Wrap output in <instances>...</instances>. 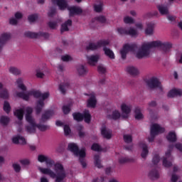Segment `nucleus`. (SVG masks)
Returning a JSON list of instances; mask_svg holds the SVG:
<instances>
[{
  "label": "nucleus",
  "instance_id": "obj_56",
  "mask_svg": "<svg viewBox=\"0 0 182 182\" xmlns=\"http://www.w3.org/2000/svg\"><path fill=\"white\" fill-rule=\"evenodd\" d=\"M127 35H130V36H136V35H137V31L131 28L127 31Z\"/></svg>",
  "mask_w": 182,
  "mask_h": 182
},
{
  "label": "nucleus",
  "instance_id": "obj_9",
  "mask_svg": "<svg viewBox=\"0 0 182 182\" xmlns=\"http://www.w3.org/2000/svg\"><path fill=\"white\" fill-rule=\"evenodd\" d=\"M146 83L150 89H156V87H159L161 90H163V88L161 87V82H160L159 78L156 77H151L147 80Z\"/></svg>",
  "mask_w": 182,
  "mask_h": 182
},
{
  "label": "nucleus",
  "instance_id": "obj_18",
  "mask_svg": "<svg viewBox=\"0 0 182 182\" xmlns=\"http://www.w3.org/2000/svg\"><path fill=\"white\" fill-rule=\"evenodd\" d=\"M126 71L131 75V76H137V75H139V69L133 65L127 67Z\"/></svg>",
  "mask_w": 182,
  "mask_h": 182
},
{
  "label": "nucleus",
  "instance_id": "obj_52",
  "mask_svg": "<svg viewBox=\"0 0 182 182\" xmlns=\"http://www.w3.org/2000/svg\"><path fill=\"white\" fill-rule=\"evenodd\" d=\"M117 32L119 35H127V29L126 28L119 27L117 28Z\"/></svg>",
  "mask_w": 182,
  "mask_h": 182
},
{
  "label": "nucleus",
  "instance_id": "obj_59",
  "mask_svg": "<svg viewBox=\"0 0 182 182\" xmlns=\"http://www.w3.org/2000/svg\"><path fill=\"white\" fill-rule=\"evenodd\" d=\"M124 23H134V20L132 17L126 16L124 18Z\"/></svg>",
  "mask_w": 182,
  "mask_h": 182
},
{
  "label": "nucleus",
  "instance_id": "obj_16",
  "mask_svg": "<svg viewBox=\"0 0 182 182\" xmlns=\"http://www.w3.org/2000/svg\"><path fill=\"white\" fill-rule=\"evenodd\" d=\"M101 134L104 139H107V140H110V139H112V131L110 129H106V127H102Z\"/></svg>",
  "mask_w": 182,
  "mask_h": 182
},
{
  "label": "nucleus",
  "instance_id": "obj_50",
  "mask_svg": "<svg viewBox=\"0 0 182 182\" xmlns=\"http://www.w3.org/2000/svg\"><path fill=\"white\" fill-rule=\"evenodd\" d=\"M26 120L29 123V124H36L35 122V119H33V117H32V115H26Z\"/></svg>",
  "mask_w": 182,
  "mask_h": 182
},
{
  "label": "nucleus",
  "instance_id": "obj_44",
  "mask_svg": "<svg viewBox=\"0 0 182 182\" xmlns=\"http://www.w3.org/2000/svg\"><path fill=\"white\" fill-rule=\"evenodd\" d=\"M124 141L129 144V143H132L133 141V137L130 134H124L123 136Z\"/></svg>",
  "mask_w": 182,
  "mask_h": 182
},
{
  "label": "nucleus",
  "instance_id": "obj_24",
  "mask_svg": "<svg viewBox=\"0 0 182 182\" xmlns=\"http://www.w3.org/2000/svg\"><path fill=\"white\" fill-rule=\"evenodd\" d=\"M154 23L150 22L146 24V28L145 29L146 35H153L154 31Z\"/></svg>",
  "mask_w": 182,
  "mask_h": 182
},
{
  "label": "nucleus",
  "instance_id": "obj_36",
  "mask_svg": "<svg viewBox=\"0 0 182 182\" xmlns=\"http://www.w3.org/2000/svg\"><path fill=\"white\" fill-rule=\"evenodd\" d=\"M73 117L76 122H83V114L80 112H74Z\"/></svg>",
  "mask_w": 182,
  "mask_h": 182
},
{
  "label": "nucleus",
  "instance_id": "obj_4",
  "mask_svg": "<svg viewBox=\"0 0 182 182\" xmlns=\"http://www.w3.org/2000/svg\"><path fill=\"white\" fill-rule=\"evenodd\" d=\"M17 97H20L21 99H23V100H29V96H33V97H36V99H39L40 97H42V92L38 90H31L28 92V94H25V92H17L16 93Z\"/></svg>",
  "mask_w": 182,
  "mask_h": 182
},
{
  "label": "nucleus",
  "instance_id": "obj_6",
  "mask_svg": "<svg viewBox=\"0 0 182 182\" xmlns=\"http://www.w3.org/2000/svg\"><path fill=\"white\" fill-rule=\"evenodd\" d=\"M110 44V41L109 40H101L95 43H90V44L86 47L87 50H96V49H99V48H102V46H107Z\"/></svg>",
  "mask_w": 182,
  "mask_h": 182
},
{
  "label": "nucleus",
  "instance_id": "obj_45",
  "mask_svg": "<svg viewBox=\"0 0 182 182\" xmlns=\"http://www.w3.org/2000/svg\"><path fill=\"white\" fill-rule=\"evenodd\" d=\"M36 127H38V130H40L41 132H46V130H48V129H49V126L48 125H45V124H36Z\"/></svg>",
  "mask_w": 182,
  "mask_h": 182
},
{
  "label": "nucleus",
  "instance_id": "obj_37",
  "mask_svg": "<svg viewBox=\"0 0 182 182\" xmlns=\"http://www.w3.org/2000/svg\"><path fill=\"white\" fill-rule=\"evenodd\" d=\"M69 82L59 85V90L63 95H66V88L69 87Z\"/></svg>",
  "mask_w": 182,
  "mask_h": 182
},
{
  "label": "nucleus",
  "instance_id": "obj_51",
  "mask_svg": "<svg viewBox=\"0 0 182 182\" xmlns=\"http://www.w3.org/2000/svg\"><path fill=\"white\" fill-rule=\"evenodd\" d=\"M63 112L64 114H69L70 113V105L63 106Z\"/></svg>",
  "mask_w": 182,
  "mask_h": 182
},
{
  "label": "nucleus",
  "instance_id": "obj_40",
  "mask_svg": "<svg viewBox=\"0 0 182 182\" xmlns=\"http://www.w3.org/2000/svg\"><path fill=\"white\" fill-rule=\"evenodd\" d=\"M77 72L80 76L87 73V68L84 65H80L77 68Z\"/></svg>",
  "mask_w": 182,
  "mask_h": 182
},
{
  "label": "nucleus",
  "instance_id": "obj_57",
  "mask_svg": "<svg viewBox=\"0 0 182 182\" xmlns=\"http://www.w3.org/2000/svg\"><path fill=\"white\" fill-rule=\"evenodd\" d=\"M160 161V156L159 154H155L153 157L152 162L154 164L157 165Z\"/></svg>",
  "mask_w": 182,
  "mask_h": 182
},
{
  "label": "nucleus",
  "instance_id": "obj_20",
  "mask_svg": "<svg viewBox=\"0 0 182 182\" xmlns=\"http://www.w3.org/2000/svg\"><path fill=\"white\" fill-rule=\"evenodd\" d=\"M139 146L142 149V152L141 154L142 159H146V157H147V154H149V149L147 148V144L144 142H140Z\"/></svg>",
  "mask_w": 182,
  "mask_h": 182
},
{
  "label": "nucleus",
  "instance_id": "obj_33",
  "mask_svg": "<svg viewBox=\"0 0 182 182\" xmlns=\"http://www.w3.org/2000/svg\"><path fill=\"white\" fill-rule=\"evenodd\" d=\"M0 98L6 100V99H9V92L6 88H3L0 90Z\"/></svg>",
  "mask_w": 182,
  "mask_h": 182
},
{
  "label": "nucleus",
  "instance_id": "obj_22",
  "mask_svg": "<svg viewBox=\"0 0 182 182\" xmlns=\"http://www.w3.org/2000/svg\"><path fill=\"white\" fill-rule=\"evenodd\" d=\"M87 60L89 65H90L91 66H95L96 63H97V62L99 61V55H90L87 57Z\"/></svg>",
  "mask_w": 182,
  "mask_h": 182
},
{
  "label": "nucleus",
  "instance_id": "obj_5",
  "mask_svg": "<svg viewBox=\"0 0 182 182\" xmlns=\"http://www.w3.org/2000/svg\"><path fill=\"white\" fill-rule=\"evenodd\" d=\"M136 49H137V45L136 44H124L122 47V49H121L119 51L122 59L124 60L126 58H127V54L129 52H135Z\"/></svg>",
  "mask_w": 182,
  "mask_h": 182
},
{
  "label": "nucleus",
  "instance_id": "obj_28",
  "mask_svg": "<svg viewBox=\"0 0 182 182\" xmlns=\"http://www.w3.org/2000/svg\"><path fill=\"white\" fill-rule=\"evenodd\" d=\"M82 117L85 123L89 124L92 121V115L90 114L89 110L84 111V113L82 114Z\"/></svg>",
  "mask_w": 182,
  "mask_h": 182
},
{
  "label": "nucleus",
  "instance_id": "obj_3",
  "mask_svg": "<svg viewBox=\"0 0 182 182\" xmlns=\"http://www.w3.org/2000/svg\"><path fill=\"white\" fill-rule=\"evenodd\" d=\"M68 149L71 153H73L75 157H79V161L82 166V168H85L87 164H86V159H85L86 157V151H85V149L80 150L79 146L75 143L68 144Z\"/></svg>",
  "mask_w": 182,
  "mask_h": 182
},
{
  "label": "nucleus",
  "instance_id": "obj_47",
  "mask_svg": "<svg viewBox=\"0 0 182 182\" xmlns=\"http://www.w3.org/2000/svg\"><path fill=\"white\" fill-rule=\"evenodd\" d=\"M95 20L100 22V23H106V17L104 16H97L95 18Z\"/></svg>",
  "mask_w": 182,
  "mask_h": 182
},
{
  "label": "nucleus",
  "instance_id": "obj_58",
  "mask_svg": "<svg viewBox=\"0 0 182 182\" xmlns=\"http://www.w3.org/2000/svg\"><path fill=\"white\" fill-rule=\"evenodd\" d=\"M29 22H35L38 19V14H31L28 17Z\"/></svg>",
  "mask_w": 182,
  "mask_h": 182
},
{
  "label": "nucleus",
  "instance_id": "obj_49",
  "mask_svg": "<svg viewBox=\"0 0 182 182\" xmlns=\"http://www.w3.org/2000/svg\"><path fill=\"white\" fill-rule=\"evenodd\" d=\"M112 119H113V120H118V119H120V112L117 110L114 111L112 114Z\"/></svg>",
  "mask_w": 182,
  "mask_h": 182
},
{
  "label": "nucleus",
  "instance_id": "obj_61",
  "mask_svg": "<svg viewBox=\"0 0 182 182\" xmlns=\"http://www.w3.org/2000/svg\"><path fill=\"white\" fill-rule=\"evenodd\" d=\"M48 25L49 28H50V29H55L56 26H58V23H56L55 21H49L48 23Z\"/></svg>",
  "mask_w": 182,
  "mask_h": 182
},
{
  "label": "nucleus",
  "instance_id": "obj_19",
  "mask_svg": "<svg viewBox=\"0 0 182 182\" xmlns=\"http://www.w3.org/2000/svg\"><path fill=\"white\" fill-rule=\"evenodd\" d=\"M14 144H26V139L23 136H17L12 139Z\"/></svg>",
  "mask_w": 182,
  "mask_h": 182
},
{
  "label": "nucleus",
  "instance_id": "obj_34",
  "mask_svg": "<svg viewBox=\"0 0 182 182\" xmlns=\"http://www.w3.org/2000/svg\"><path fill=\"white\" fill-rule=\"evenodd\" d=\"M135 113V119L136 120H141L143 119V114H141V109H140V107H136L134 109Z\"/></svg>",
  "mask_w": 182,
  "mask_h": 182
},
{
  "label": "nucleus",
  "instance_id": "obj_29",
  "mask_svg": "<svg viewBox=\"0 0 182 182\" xmlns=\"http://www.w3.org/2000/svg\"><path fill=\"white\" fill-rule=\"evenodd\" d=\"M94 164L97 168H102L103 167L102 165V160H100V155L97 154L94 156Z\"/></svg>",
  "mask_w": 182,
  "mask_h": 182
},
{
  "label": "nucleus",
  "instance_id": "obj_62",
  "mask_svg": "<svg viewBox=\"0 0 182 182\" xmlns=\"http://www.w3.org/2000/svg\"><path fill=\"white\" fill-rule=\"evenodd\" d=\"M61 59L63 62H69V60H72V57H70V55H63L61 57Z\"/></svg>",
  "mask_w": 182,
  "mask_h": 182
},
{
  "label": "nucleus",
  "instance_id": "obj_63",
  "mask_svg": "<svg viewBox=\"0 0 182 182\" xmlns=\"http://www.w3.org/2000/svg\"><path fill=\"white\" fill-rule=\"evenodd\" d=\"M13 168L16 173H19V171H21V166L18 164H14Z\"/></svg>",
  "mask_w": 182,
  "mask_h": 182
},
{
  "label": "nucleus",
  "instance_id": "obj_2",
  "mask_svg": "<svg viewBox=\"0 0 182 182\" xmlns=\"http://www.w3.org/2000/svg\"><path fill=\"white\" fill-rule=\"evenodd\" d=\"M153 48H159L162 52L167 53L173 48V44L170 42H161L160 41H151L141 46V48L136 52V57L137 59L147 58L150 55V49Z\"/></svg>",
  "mask_w": 182,
  "mask_h": 182
},
{
  "label": "nucleus",
  "instance_id": "obj_48",
  "mask_svg": "<svg viewBox=\"0 0 182 182\" xmlns=\"http://www.w3.org/2000/svg\"><path fill=\"white\" fill-rule=\"evenodd\" d=\"M91 150H93V151H102V147L98 144H93L91 146Z\"/></svg>",
  "mask_w": 182,
  "mask_h": 182
},
{
  "label": "nucleus",
  "instance_id": "obj_12",
  "mask_svg": "<svg viewBox=\"0 0 182 182\" xmlns=\"http://www.w3.org/2000/svg\"><path fill=\"white\" fill-rule=\"evenodd\" d=\"M166 157H164L163 159V166L164 167H171V166H173V164L171 163V161H168L167 160V159H171V151L169 149H168L165 154Z\"/></svg>",
  "mask_w": 182,
  "mask_h": 182
},
{
  "label": "nucleus",
  "instance_id": "obj_32",
  "mask_svg": "<svg viewBox=\"0 0 182 182\" xmlns=\"http://www.w3.org/2000/svg\"><path fill=\"white\" fill-rule=\"evenodd\" d=\"M24 113H25V111L23 110V109L21 108V109H16L14 112V116H16L18 120H23Z\"/></svg>",
  "mask_w": 182,
  "mask_h": 182
},
{
  "label": "nucleus",
  "instance_id": "obj_8",
  "mask_svg": "<svg viewBox=\"0 0 182 182\" xmlns=\"http://www.w3.org/2000/svg\"><path fill=\"white\" fill-rule=\"evenodd\" d=\"M24 36L26 38H30L31 39H36L38 38H41V36L45 38V39H48V38H49V33L43 32L35 33L32 31H26L24 33Z\"/></svg>",
  "mask_w": 182,
  "mask_h": 182
},
{
  "label": "nucleus",
  "instance_id": "obj_14",
  "mask_svg": "<svg viewBox=\"0 0 182 182\" xmlns=\"http://www.w3.org/2000/svg\"><path fill=\"white\" fill-rule=\"evenodd\" d=\"M165 129L164 128L160 127L158 124H154L151 127V133H153L154 134H159V133H164Z\"/></svg>",
  "mask_w": 182,
  "mask_h": 182
},
{
  "label": "nucleus",
  "instance_id": "obj_17",
  "mask_svg": "<svg viewBox=\"0 0 182 182\" xmlns=\"http://www.w3.org/2000/svg\"><path fill=\"white\" fill-rule=\"evenodd\" d=\"M70 11V16H73V15H80L82 14L83 10L80 7L72 6L68 9Z\"/></svg>",
  "mask_w": 182,
  "mask_h": 182
},
{
  "label": "nucleus",
  "instance_id": "obj_53",
  "mask_svg": "<svg viewBox=\"0 0 182 182\" xmlns=\"http://www.w3.org/2000/svg\"><path fill=\"white\" fill-rule=\"evenodd\" d=\"M72 130L70 129V127L69 125H64V134L65 136H69Z\"/></svg>",
  "mask_w": 182,
  "mask_h": 182
},
{
  "label": "nucleus",
  "instance_id": "obj_7",
  "mask_svg": "<svg viewBox=\"0 0 182 182\" xmlns=\"http://www.w3.org/2000/svg\"><path fill=\"white\" fill-rule=\"evenodd\" d=\"M41 97H42V100H39L37 102L36 106L35 107L36 114H41L42 109H43V107L45 106L44 100H46V99L49 97V92H45L43 94L41 93Z\"/></svg>",
  "mask_w": 182,
  "mask_h": 182
},
{
  "label": "nucleus",
  "instance_id": "obj_30",
  "mask_svg": "<svg viewBox=\"0 0 182 182\" xmlns=\"http://www.w3.org/2000/svg\"><path fill=\"white\" fill-rule=\"evenodd\" d=\"M96 103H97V101L96 100V97H95V95H92L87 100V107H96Z\"/></svg>",
  "mask_w": 182,
  "mask_h": 182
},
{
  "label": "nucleus",
  "instance_id": "obj_54",
  "mask_svg": "<svg viewBox=\"0 0 182 182\" xmlns=\"http://www.w3.org/2000/svg\"><path fill=\"white\" fill-rule=\"evenodd\" d=\"M97 70L100 75H105L106 73V68L102 65H98Z\"/></svg>",
  "mask_w": 182,
  "mask_h": 182
},
{
  "label": "nucleus",
  "instance_id": "obj_38",
  "mask_svg": "<svg viewBox=\"0 0 182 182\" xmlns=\"http://www.w3.org/2000/svg\"><path fill=\"white\" fill-rule=\"evenodd\" d=\"M134 159L129 157H122L119 159V164H124V163H133Z\"/></svg>",
  "mask_w": 182,
  "mask_h": 182
},
{
  "label": "nucleus",
  "instance_id": "obj_1",
  "mask_svg": "<svg viewBox=\"0 0 182 182\" xmlns=\"http://www.w3.org/2000/svg\"><path fill=\"white\" fill-rule=\"evenodd\" d=\"M38 161L39 163H46L47 167H53L54 166L56 173L48 168H39V170L43 174H47L51 178H55V182H63L66 178V172L62 164H55V161L52 158L43 154H39L38 156Z\"/></svg>",
  "mask_w": 182,
  "mask_h": 182
},
{
  "label": "nucleus",
  "instance_id": "obj_27",
  "mask_svg": "<svg viewBox=\"0 0 182 182\" xmlns=\"http://www.w3.org/2000/svg\"><path fill=\"white\" fill-rule=\"evenodd\" d=\"M157 9L161 15H168V7L167 6L159 5Z\"/></svg>",
  "mask_w": 182,
  "mask_h": 182
},
{
  "label": "nucleus",
  "instance_id": "obj_43",
  "mask_svg": "<svg viewBox=\"0 0 182 182\" xmlns=\"http://www.w3.org/2000/svg\"><path fill=\"white\" fill-rule=\"evenodd\" d=\"M9 72L12 75H15L16 76L18 75H21V70L15 67H11L9 68Z\"/></svg>",
  "mask_w": 182,
  "mask_h": 182
},
{
  "label": "nucleus",
  "instance_id": "obj_46",
  "mask_svg": "<svg viewBox=\"0 0 182 182\" xmlns=\"http://www.w3.org/2000/svg\"><path fill=\"white\" fill-rule=\"evenodd\" d=\"M102 9H103V4L102 3H100L99 4L94 5V11L95 12H97V13L102 12Z\"/></svg>",
  "mask_w": 182,
  "mask_h": 182
},
{
  "label": "nucleus",
  "instance_id": "obj_55",
  "mask_svg": "<svg viewBox=\"0 0 182 182\" xmlns=\"http://www.w3.org/2000/svg\"><path fill=\"white\" fill-rule=\"evenodd\" d=\"M83 127L82 125L78 126L77 131L79 137H85V132H83Z\"/></svg>",
  "mask_w": 182,
  "mask_h": 182
},
{
  "label": "nucleus",
  "instance_id": "obj_15",
  "mask_svg": "<svg viewBox=\"0 0 182 182\" xmlns=\"http://www.w3.org/2000/svg\"><path fill=\"white\" fill-rule=\"evenodd\" d=\"M54 5H58L61 11L68 8V3L65 0H51Z\"/></svg>",
  "mask_w": 182,
  "mask_h": 182
},
{
  "label": "nucleus",
  "instance_id": "obj_13",
  "mask_svg": "<svg viewBox=\"0 0 182 182\" xmlns=\"http://www.w3.org/2000/svg\"><path fill=\"white\" fill-rule=\"evenodd\" d=\"M121 109L122 113V117L123 119H127L129 117V114L132 112V107L127 106L126 104H122L121 106Z\"/></svg>",
  "mask_w": 182,
  "mask_h": 182
},
{
  "label": "nucleus",
  "instance_id": "obj_25",
  "mask_svg": "<svg viewBox=\"0 0 182 182\" xmlns=\"http://www.w3.org/2000/svg\"><path fill=\"white\" fill-rule=\"evenodd\" d=\"M148 176H149V178H151V180H157V178H159V177H160L159 171H157L156 169L151 170L149 173Z\"/></svg>",
  "mask_w": 182,
  "mask_h": 182
},
{
  "label": "nucleus",
  "instance_id": "obj_10",
  "mask_svg": "<svg viewBox=\"0 0 182 182\" xmlns=\"http://www.w3.org/2000/svg\"><path fill=\"white\" fill-rule=\"evenodd\" d=\"M11 39V34L8 33H2L0 36V52L2 50V48H4V46L8 41Z\"/></svg>",
  "mask_w": 182,
  "mask_h": 182
},
{
  "label": "nucleus",
  "instance_id": "obj_31",
  "mask_svg": "<svg viewBox=\"0 0 182 182\" xmlns=\"http://www.w3.org/2000/svg\"><path fill=\"white\" fill-rule=\"evenodd\" d=\"M103 50L106 55V56H108L109 59H114V53L109 48H107L106 46H102Z\"/></svg>",
  "mask_w": 182,
  "mask_h": 182
},
{
  "label": "nucleus",
  "instance_id": "obj_41",
  "mask_svg": "<svg viewBox=\"0 0 182 182\" xmlns=\"http://www.w3.org/2000/svg\"><path fill=\"white\" fill-rule=\"evenodd\" d=\"M8 123H9V117L1 116L0 118V124H3V126H7Z\"/></svg>",
  "mask_w": 182,
  "mask_h": 182
},
{
  "label": "nucleus",
  "instance_id": "obj_26",
  "mask_svg": "<svg viewBox=\"0 0 182 182\" xmlns=\"http://www.w3.org/2000/svg\"><path fill=\"white\" fill-rule=\"evenodd\" d=\"M166 139L169 143H176L177 141V135L176 132H170L166 136Z\"/></svg>",
  "mask_w": 182,
  "mask_h": 182
},
{
  "label": "nucleus",
  "instance_id": "obj_60",
  "mask_svg": "<svg viewBox=\"0 0 182 182\" xmlns=\"http://www.w3.org/2000/svg\"><path fill=\"white\" fill-rule=\"evenodd\" d=\"M55 14H56V8L52 7L48 12V16H49V18H52L53 17V15H55Z\"/></svg>",
  "mask_w": 182,
  "mask_h": 182
},
{
  "label": "nucleus",
  "instance_id": "obj_42",
  "mask_svg": "<svg viewBox=\"0 0 182 182\" xmlns=\"http://www.w3.org/2000/svg\"><path fill=\"white\" fill-rule=\"evenodd\" d=\"M3 109L7 114L11 112V105H9L8 101H4Z\"/></svg>",
  "mask_w": 182,
  "mask_h": 182
},
{
  "label": "nucleus",
  "instance_id": "obj_39",
  "mask_svg": "<svg viewBox=\"0 0 182 182\" xmlns=\"http://www.w3.org/2000/svg\"><path fill=\"white\" fill-rule=\"evenodd\" d=\"M27 133H35L36 132V124L26 126Z\"/></svg>",
  "mask_w": 182,
  "mask_h": 182
},
{
  "label": "nucleus",
  "instance_id": "obj_21",
  "mask_svg": "<svg viewBox=\"0 0 182 182\" xmlns=\"http://www.w3.org/2000/svg\"><path fill=\"white\" fill-rule=\"evenodd\" d=\"M175 96H182L181 89H173L168 93V97H174Z\"/></svg>",
  "mask_w": 182,
  "mask_h": 182
},
{
  "label": "nucleus",
  "instance_id": "obj_23",
  "mask_svg": "<svg viewBox=\"0 0 182 182\" xmlns=\"http://www.w3.org/2000/svg\"><path fill=\"white\" fill-rule=\"evenodd\" d=\"M68 26H72V20L70 19H68L61 25V33H63V32H68V31H69Z\"/></svg>",
  "mask_w": 182,
  "mask_h": 182
},
{
  "label": "nucleus",
  "instance_id": "obj_11",
  "mask_svg": "<svg viewBox=\"0 0 182 182\" xmlns=\"http://www.w3.org/2000/svg\"><path fill=\"white\" fill-rule=\"evenodd\" d=\"M53 114H55V111L52 109L46 110L41 116V122L42 123H45L47 120H49Z\"/></svg>",
  "mask_w": 182,
  "mask_h": 182
},
{
  "label": "nucleus",
  "instance_id": "obj_35",
  "mask_svg": "<svg viewBox=\"0 0 182 182\" xmlns=\"http://www.w3.org/2000/svg\"><path fill=\"white\" fill-rule=\"evenodd\" d=\"M16 84L18 85V89H21V90H23V92H26V86L23 85V80H22V78L17 79Z\"/></svg>",
  "mask_w": 182,
  "mask_h": 182
},
{
  "label": "nucleus",
  "instance_id": "obj_64",
  "mask_svg": "<svg viewBox=\"0 0 182 182\" xmlns=\"http://www.w3.org/2000/svg\"><path fill=\"white\" fill-rule=\"evenodd\" d=\"M20 163L22 166H29L31 161H29V159H23L20 160Z\"/></svg>",
  "mask_w": 182,
  "mask_h": 182
}]
</instances>
